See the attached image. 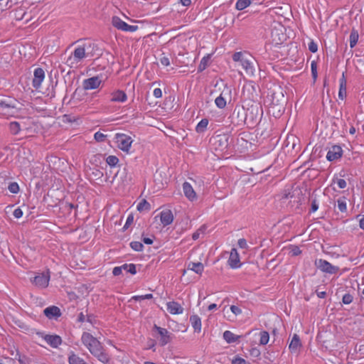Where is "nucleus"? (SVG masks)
<instances>
[{"label":"nucleus","mask_w":364,"mask_h":364,"mask_svg":"<svg viewBox=\"0 0 364 364\" xmlns=\"http://www.w3.org/2000/svg\"><path fill=\"white\" fill-rule=\"evenodd\" d=\"M81 341L90 353L99 361L104 364H109L110 357L106 353L102 343L95 337L90 333L84 332L81 336Z\"/></svg>","instance_id":"obj_1"},{"label":"nucleus","mask_w":364,"mask_h":364,"mask_svg":"<svg viewBox=\"0 0 364 364\" xmlns=\"http://www.w3.org/2000/svg\"><path fill=\"white\" fill-rule=\"evenodd\" d=\"M90 48H91L90 43H84L78 45L68 56L65 64L70 68H77L82 61L88 56L86 50Z\"/></svg>","instance_id":"obj_2"},{"label":"nucleus","mask_w":364,"mask_h":364,"mask_svg":"<svg viewBox=\"0 0 364 364\" xmlns=\"http://www.w3.org/2000/svg\"><path fill=\"white\" fill-rule=\"evenodd\" d=\"M232 60L240 63L249 77L255 76L256 70L252 58L247 53L242 51L236 52L232 55Z\"/></svg>","instance_id":"obj_3"},{"label":"nucleus","mask_w":364,"mask_h":364,"mask_svg":"<svg viewBox=\"0 0 364 364\" xmlns=\"http://www.w3.org/2000/svg\"><path fill=\"white\" fill-rule=\"evenodd\" d=\"M117 147L127 154H130L132 146L134 142L133 138L124 133H116L114 137Z\"/></svg>","instance_id":"obj_4"},{"label":"nucleus","mask_w":364,"mask_h":364,"mask_svg":"<svg viewBox=\"0 0 364 364\" xmlns=\"http://www.w3.org/2000/svg\"><path fill=\"white\" fill-rule=\"evenodd\" d=\"M50 279V272L49 269H47L46 272L37 273L36 275L31 279V282L36 287L45 289L48 286Z\"/></svg>","instance_id":"obj_5"},{"label":"nucleus","mask_w":364,"mask_h":364,"mask_svg":"<svg viewBox=\"0 0 364 364\" xmlns=\"http://www.w3.org/2000/svg\"><path fill=\"white\" fill-rule=\"evenodd\" d=\"M112 26L118 30L125 32H135L138 30L137 26L129 25L119 16H114L112 18Z\"/></svg>","instance_id":"obj_6"},{"label":"nucleus","mask_w":364,"mask_h":364,"mask_svg":"<svg viewBox=\"0 0 364 364\" xmlns=\"http://www.w3.org/2000/svg\"><path fill=\"white\" fill-rule=\"evenodd\" d=\"M316 265L321 271L331 274L337 273L339 270L338 267L333 266L328 261L322 259L316 261Z\"/></svg>","instance_id":"obj_7"},{"label":"nucleus","mask_w":364,"mask_h":364,"mask_svg":"<svg viewBox=\"0 0 364 364\" xmlns=\"http://www.w3.org/2000/svg\"><path fill=\"white\" fill-rule=\"evenodd\" d=\"M228 264L232 269H238L241 267L242 262H240V257L236 248L233 247L230 252L229 258L228 259Z\"/></svg>","instance_id":"obj_8"},{"label":"nucleus","mask_w":364,"mask_h":364,"mask_svg":"<svg viewBox=\"0 0 364 364\" xmlns=\"http://www.w3.org/2000/svg\"><path fill=\"white\" fill-rule=\"evenodd\" d=\"M102 83V80L100 76H95L85 79L82 82L83 88L86 90H95L98 88Z\"/></svg>","instance_id":"obj_9"},{"label":"nucleus","mask_w":364,"mask_h":364,"mask_svg":"<svg viewBox=\"0 0 364 364\" xmlns=\"http://www.w3.org/2000/svg\"><path fill=\"white\" fill-rule=\"evenodd\" d=\"M154 329H156L158 333L160 335L159 343L161 346H164L168 344L171 341V333L168 331L166 328H164L159 327L156 325L154 326Z\"/></svg>","instance_id":"obj_10"},{"label":"nucleus","mask_w":364,"mask_h":364,"mask_svg":"<svg viewBox=\"0 0 364 364\" xmlns=\"http://www.w3.org/2000/svg\"><path fill=\"white\" fill-rule=\"evenodd\" d=\"M45 79V72L41 68H38L35 69L33 79V86L36 90L41 87V83Z\"/></svg>","instance_id":"obj_11"},{"label":"nucleus","mask_w":364,"mask_h":364,"mask_svg":"<svg viewBox=\"0 0 364 364\" xmlns=\"http://www.w3.org/2000/svg\"><path fill=\"white\" fill-rule=\"evenodd\" d=\"M343 155V150L340 146H333L326 154V159L329 161H333L340 159Z\"/></svg>","instance_id":"obj_12"},{"label":"nucleus","mask_w":364,"mask_h":364,"mask_svg":"<svg viewBox=\"0 0 364 364\" xmlns=\"http://www.w3.org/2000/svg\"><path fill=\"white\" fill-rule=\"evenodd\" d=\"M159 217L163 226H167L171 224L173 221V215L171 210L166 209L162 210Z\"/></svg>","instance_id":"obj_13"},{"label":"nucleus","mask_w":364,"mask_h":364,"mask_svg":"<svg viewBox=\"0 0 364 364\" xmlns=\"http://www.w3.org/2000/svg\"><path fill=\"white\" fill-rule=\"evenodd\" d=\"M167 311L172 315H178L183 313V306L178 302L172 301L166 303Z\"/></svg>","instance_id":"obj_14"},{"label":"nucleus","mask_w":364,"mask_h":364,"mask_svg":"<svg viewBox=\"0 0 364 364\" xmlns=\"http://www.w3.org/2000/svg\"><path fill=\"white\" fill-rule=\"evenodd\" d=\"M183 191L184 196L190 200L194 201L197 199V194L194 191L193 186L188 182L183 183Z\"/></svg>","instance_id":"obj_15"},{"label":"nucleus","mask_w":364,"mask_h":364,"mask_svg":"<svg viewBox=\"0 0 364 364\" xmlns=\"http://www.w3.org/2000/svg\"><path fill=\"white\" fill-rule=\"evenodd\" d=\"M44 315L49 319H57L61 316L60 309L55 306H50L43 310Z\"/></svg>","instance_id":"obj_16"},{"label":"nucleus","mask_w":364,"mask_h":364,"mask_svg":"<svg viewBox=\"0 0 364 364\" xmlns=\"http://www.w3.org/2000/svg\"><path fill=\"white\" fill-rule=\"evenodd\" d=\"M43 338L52 348H57L62 344V338L58 335H45Z\"/></svg>","instance_id":"obj_17"},{"label":"nucleus","mask_w":364,"mask_h":364,"mask_svg":"<svg viewBox=\"0 0 364 364\" xmlns=\"http://www.w3.org/2000/svg\"><path fill=\"white\" fill-rule=\"evenodd\" d=\"M110 95V101L112 102H124L127 100V94L120 90L112 92Z\"/></svg>","instance_id":"obj_18"},{"label":"nucleus","mask_w":364,"mask_h":364,"mask_svg":"<svg viewBox=\"0 0 364 364\" xmlns=\"http://www.w3.org/2000/svg\"><path fill=\"white\" fill-rule=\"evenodd\" d=\"M346 85H347V81H346L344 73H343L342 77L339 80V91H338V97L341 100H343L346 97Z\"/></svg>","instance_id":"obj_19"},{"label":"nucleus","mask_w":364,"mask_h":364,"mask_svg":"<svg viewBox=\"0 0 364 364\" xmlns=\"http://www.w3.org/2000/svg\"><path fill=\"white\" fill-rule=\"evenodd\" d=\"M301 347V342L297 334H294L291 341L289 345V349L291 353H296Z\"/></svg>","instance_id":"obj_20"},{"label":"nucleus","mask_w":364,"mask_h":364,"mask_svg":"<svg viewBox=\"0 0 364 364\" xmlns=\"http://www.w3.org/2000/svg\"><path fill=\"white\" fill-rule=\"evenodd\" d=\"M190 322L195 332L200 333L201 331L202 323L199 316L196 314L191 316Z\"/></svg>","instance_id":"obj_21"},{"label":"nucleus","mask_w":364,"mask_h":364,"mask_svg":"<svg viewBox=\"0 0 364 364\" xmlns=\"http://www.w3.org/2000/svg\"><path fill=\"white\" fill-rule=\"evenodd\" d=\"M214 144L215 149H220L223 150L228 146V139L225 136L218 135L215 139Z\"/></svg>","instance_id":"obj_22"},{"label":"nucleus","mask_w":364,"mask_h":364,"mask_svg":"<svg viewBox=\"0 0 364 364\" xmlns=\"http://www.w3.org/2000/svg\"><path fill=\"white\" fill-rule=\"evenodd\" d=\"M188 269L201 275L204 271V266L201 262H190Z\"/></svg>","instance_id":"obj_23"},{"label":"nucleus","mask_w":364,"mask_h":364,"mask_svg":"<svg viewBox=\"0 0 364 364\" xmlns=\"http://www.w3.org/2000/svg\"><path fill=\"white\" fill-rule=\"evenodd\" d=\"M240 336H237L230 331H225L223 333V338L228 343L236 342L240 338Z\"/></svg>","instance_id":"obj_24"},{"label":"nucleus","mask_w":364,"mask_h":364,"mask_svg":"<svg viewBox=\"0 0 364 364\" xmlns=\"http://www.w3.org/2000/svg\"><path fill=\"white\" fill-rule=\"evenodd\" d=\"M359 38V34L357 30L353 29L350 32V36H349V43H350V47L351 48H354Z\"/></svg>","instance_id":"obj_25"},{"label":"nucleus","mask_w":364,"mask_h":364,"mask_svg":"<svg viewBox=\"0 0 364 364\" xmlns=\"http://www.w3.org/2000/svg\"><path fill=\"white\" fill-rule=\"evenodd\" d=\"M208 119L206 118L202 119L196 125V131L197 133H203L207 129L208 125Z\"/></svg>","instance_id":"obj_26"},{"label":"nucleus","mask_w":364,"mask_h":364,"mask_svg":"<svg viewBox=\"0 0 364 364\" xmlns=\"http://www.w3.org/2000/svg\"><path fill=\"white\" fill-rule=\"evenodd\" d=\"M84 359L80 358L79 355L75 354L74 352H71L68 357L69 364H82L84 362Z\"/></svg>","instance_id":"obj_27"},{"label":"nucleus","mask_w":364,"mask_h":364,"mask_svg":"<svg viewBox=\"0 0 364 364\" xmlns=\"http://www.w3.org/2000/svg\"><path fill=\"white\" fill-rule=\"evenodd\" d=\"M251 3V0H237L235 4V9L238 11H242L248 7Z\"/></svg>","instance_id":"obj_28"},{"label":"nucleus","mask_w":364,"mask_h":364,"mask_svg":"<svg viewBox=\"0 0 364 364\" xmlns=\"http://www.w3.org/2000/svg\"><path fill=\"white\" fill-rule=\"evenodd\" d=\"M347 198L346 197H341L337 200L338 208L341 213L347 211Z\"/></svg>","instance_id":"obj_29"},{"label":"nucleus","mask_w":364,"mask_h":364,"mask_svg":"<svg viewBox=\"0 0 364 364\" xmlns=\"http://www.w3.org/2000/svg\"><path fill=\"white\" fill-rule=\"evenodd\" d=\"M137 210L141 212V211H149L151 209V205L149 203L146 201V200L143 199L141 200L136 207Z\"/></svg>","instance_id":"obj_30"},{"label":"nucleus","mask_w":364,"mask_h":364,"mask_svg":"<svg viewBox=\"0 0 364 364\" xmlns=\"http://www.w3.org/2000/svg\"><path fill=\"white\" fill-rule=\"evenodd\" d=\"M269 341V335L267 331H263L259 333V344L266 345Z\"/></svg>","instance_id":"obj_31"},{"label":"nucleus","mask_w":364,"mask_h":364,"mask_svg":"<svg viewBox=\"0 0 364 364\" xmlns=\"http://www.w3.org/2000/svg\"><path fill=\"white\" fill-rule=\"evenodd\" d=\"M210 58V55H207L206 56H204L200 62V64L198 65V70L199 71H203L204 70L207 66H208V61Z\"/></svg>","instance_id":"obj_32"},{"label":"nucleus","mask_w":364,"mask_h":364,"mask_svg":"<svg viewBox=\"0 0 364 364\" xmlns=\"http://www.w3.org/2000/svg\"><path fill=\"white\" fill-rule=\"evenodd\" d=\"M9 130L11 134H17L20 130V124L17 122H12L9 124Z\"/></svg>","instance_id":"obj_33"},{"label":"nucleus","mask_w":364,"mask_h":364,"mask_svg":"<svg viewBox=\"0 0 364 364\" xmlns=\"http://www.w3.org/2000/svg\"><path fill=\"white\" fill-rule=\"evenodd\" d=\"M122 266V269L127 272H129L132 274H135L136 273V265L134 264H124Z\"/></svg>","instance_id":"obj_34"},{"label":"nucleus","mask_w":364,"mask_h":364,"mask_svg":"<svg viewBox=\"0 0 364 364\" xmlns=\"http://www.w3.org/2000/svg\"><path fill=\"white\" fill-rule=\"evenodd\" d=\"M333 183H336L338 187L341 189H343L347 186V183L343 178H333L332 180Z\"/></svg>","instance_id":"obj_35"},{"label":"nucleus","mask_w":364,"mask_h":364,"mask_svg":"<svg viewBox=\"0 0 364 364\" xmlns=\"http://www.w3.org/2000/svg\"><path fill=\"white\" fill-rule=\"evenodd\" d=\"M215 103L216 106L220 109L224 108L226 106V100L224 99L222 95L216 97Z\"/></svg>","instance_id":"obj_36"},{"label":"nucleus","mask_w":364,"mask_h":364,"mask_svg":"<svg viewBox=\"0 0 364 364\" xmlns=\"http://www.w3.org/2000/svg\"><path fill=\"white\" fill-rule=\"evenodd\" d=\"M153 298V294H144V295H135V296H133L132 299L134 300V301H141V300H144V299H151Z\"/></svg>","instance_id":"obj_37"},{"label":"nucleus","mask_w":364,"mask_h":364,"mask_svg":"<svg viewBox=\"0 0 364 364\" xmlns=\"http://www.w3.org/2000/svg\"><path fill=\"white\" fill-rule=\"evenodd\" d=\"M107 163L111 166H115L119 163V159L115 156H109L106 159Z\"/></svg>","instance_id":"obj_38"},{"label":"nucleus","mask_w":364,"mask_h":364,"mask_svg":"<svg viewBox=\"0 0 364 364\" xmlns=\"http://www.w3.org/2000/svg\"><path fill=\"white\" fill-rule=\"evenodd\" d=\"M130 246L131 247L135 250V251H137V252H140V251H142L143 250V245L141 242H137V241H134V242H132L130 243Z\"/></svg>","instance_id":"obj_39"},{"label":"nucleus","mask_w":364,"mask_h":364,"mask_svg":"<svg viewBox=\"0 0 364 364\" xmlns=\"http://www.w3.org/2000/svg\"><path fill=\"white\" fill-rule=\"evenodd\" d=\"M8 189L12 193H17L19 191V186L16 182H12L9 185Z\"/></svg>","instance_id":"obj_40"},{"label":"nucleus","mask_w":364,"mask_h":364,"mask_svg":"<svg viewBox=\"0 0 364 364\" xmlns=\"http://www.w3.org/2000/svg\"><path fill=\"white\" fill-rule=\"evenodd\" d=\"M106 137H107V135L104 134L103 133H102L100 132H97L94 134V139L97 142L105 141Z\"/></svg>","instance_id":"obj_41"},{"label":"nucleus","mask_w":364,"mask_h":364,"mask_svg":"<svg viewBox=\"0 0 364 364\" xmlns=\"http://www.w3.org/2000/svg\"><path fill=\"white\" fill-rule=\"evenodd\" d=\"M232 364H251V363L240 356H235L232 360Z\"/></svg>","instance_id":"obj_42"},{"label":"nucleus","mask_w":364,"mask_h":364,"mask_svg":"<svg viewBox=\"0 0 364 364\" xmlns=\"http://www.w3.org/2000/svg\"><path fill=\"white\" fill-rule=\"evenodd\" d=\"M277 31H278V30H274V31H273L272 32V38H273V41L275 42V43L279 44V43H282V41H283L284 40V38H285V36H284V35L283 33H282V37H279V38H278V40H277V39L275 38L274 36H275V35H279V34L277 33Z\"/></svg>","instance_id":"obj_43"},{"label":"nucleus","mask_w":364,"mask_h":364,"mask_svg":"<svg viewBox=\"0 0 364 364\" xmlns=\"http://www.w3.org/2000/svg\"><path fill=\"white\" fill-rule=\"evenodd\" d=\"M311 70L312 77H313L314 80H316L317 78V66H316V63L314 61L311 64Z\"/></svg>","instance_id":"obj_44"},{"label":"nucleus","mask_w":364,"mask_h":364,"mask_svg":"<svg viewBox=\"0 0 364 364\" xmlns=\"http://www.w3.org/2000/svg\"><path fill=\"white\" fill-rule=\"evenodd\" d=\"M342 301L345 304H349L353 301V296L349 294H346L343 296Z\"/></svg>","instance_id":"obj_45"},{"label":"nucleus","mask_w":364,"mask_h":364,"mask_svg":"<svg viewBox=\"0 0 364 364\" xmlns=\"http://www.w3.org/2000/svg\"><path fill=\"white\" fill-rule=\"evenodd\" d=\"M237 245L239 246V247H240L242 249H247V247H248L247 241L244 238H240V239L238 240Z\"/></svg>","instance_id":"obj_46"},{"label":"nucleus","mask_w":364,"mask_h":364,"mask_svg":"<svg viewBox=\"0 0 364 364\" xmlns=\"http://www.w3.org/2000/svg\"><path fill=\"white\" fill-rule=\"evenodd\" d=\"M230 310L235 316L240 315L242 314V310L237 306L232 305L230 306Z\"/></svg>","instance_id":"obj_47"},{"label":"nucleus","mask_w":364,"mask_h":364,"mask_svg":"<svg viewBox=\"0 0 364 364\" xmlns=\"http://www.w3.org/2000/svg\"><path fill=\"white\" fill-rule=\"evenodd\" d=\"M309 50L311 53H316L318 50V46H317V44L315 42H314V41H311L309 43Z\"/></svg>","instance_id":"obj_48"},{"label":"nucleus","mask_w":364,"mask_h":364,"mask_svg":"<svg viewBox=\"0 0 364 364\" xmlns=\"http://www.w3.org/2000/svg\"><path fill=\"white\" fill-rule=\"evenodd\" d=\"M13 215L17 219L21 218L23 216V211L20 208H17L14 210Z\"/></svg>","instance_id":"obj_49"},{"label":"nucleus","mask_w":364,"mask_h":364,"mask_svg":"<svg viewBox=\"0 0 364 364\" xmlns=\"http://www.w3.org/2000/svg\"><path fill=\"white\" fill-rule=\"evenodd\" d=\"M123 266H119V267H115L113 270H112V274L114 275V276H119L122 273V270H123Z\"/></svg>","instance_id":"obj_50"},{"label":"nucleus","mask_w":364,"mask_h":364,"mask_svg":"<svg viewBox=\"0 0 364 364\" xmlns=\"http://www.w3.org/2000/svg\"><path fill=\"white\" fill-rule=\"evenodd\" d=\"M160 63L163 66L167 67V66L170 65V60L168 57H162L160 59Z\"/></svg>","instance_id":"obj_51"},{"label":"nucleus","mask_w":364,"mask_h":364,"mask_svg":"<svg viewBox=\"0 0 364 364\" xmlns=\"http://www.w3.org/2000/svg\"><path fill=\"white\" fill-rule=\"evenodd\" d=\"M0 364H15V361L12 358H5L0 360Z\"/></svg>","instance_id":"obj_52"},{"label":"nucleus","mask_w":364,"mask_h":364,"mask_svg":"<svg viewBox=\"0 0 364 364\" xmlns=\"http://www.w3.org/2000/svg\"><path fill=\"white\" fill-rule=\"evenodd\" d=\"M153 95L156 98H161L162 97V91L160 88H155Z\"/></svg>","instance_id":"obj_53"},{"label":"nucleus","mask_w":364,"mask_h":364,"mask_svg":"<svg viewBox=\"0 0 364 364\" xmlns=\"http://www.w3.org/2000/svg\"><path fill=\"white\" fill-rule=\"evenodd\" d=\"M250 355L254 357H259L260 355V351L257 348H253L250 350Z\"/></svg>","instance_id":"obj_54"},{"label":"nucleus","mask_w":364,"mask_h":364,"mask_svg":"<svg viewBox=\"0 0 364 364\" xmlns=\"http://www.w3.org/2000/svg\"><path fill=\"white\" fill-rule=\"evenodd\" d=\"M318 204L316 203V200H314L311 203V211L312 213H314L318 210Z\"/></svg>","instance_id":"obj_55"},{"label":"nucleus","mask_w":364,"mask_h":364,"mask_svg":"<svg viewBox=\"0 0 364 364\" xmlns=\"http://www.w3.org/2000/svg\"><path fill=\"white\" fill-rule=\"evenodd\" d=\"M143 242L146 245H151L153 243V240L149 237H144Z\"/></svg>","instance_id":"obj_56"},{"label":"nucleus","mask_w":364,"mask_h":364,"mask_svg":"<svg viewBox=\"0 0 364 364\" xmlns=\"http://www.w3.org/2000/svg\"><path fill=\"white\" fill-rule=\"evenodd\" d=\"M180 2L183 6H188L191 3V0H180Z\"/></svg>","instance_id":"obj_57"},{"label":"nucleus","mask_w":364,"mask_h":364,"mask_svg":"<svg viewBox=\"0 0 364 364\" xmlns=\"http://www.w3.org/2000/svg\"><path fill=\"white\" fill-rule=\"evenodd\" d=\"M359 226L361 229L364 230V215H362L359 221Z\"/></svg>","instance_id":"obj_58"},{"label":"nucleus","mask_w":364,"mask_h":364,"mask_svg":"<svg viewBox=\"0 0 364 364\" xmlns=\"http://www.w3.org/2000/svg\"><path fill=\"white\" fill-rule=\"evenodd\" d=\"M85 321V316L83 313H80L78 316V321L84 322Z\"/></svg>","instance_id":"obj_59"},{"label":"nucleus","mask_w":364,"mask_h":364,"mask_svg":"<svg viewBox=\"0 0 364 364\" xmlns=\"http://www.w3.org/2000/svg\"><path fill=\"white\" fill-rule=\"evenodd\" d=\"M216 309H217V304H211L208 306V311H213Z\"/></svg>","instance_id":"obj_60"},{"label":"nucleus","mask_w":364,"mask_h":364,"mask_svg":"<svg viewBox=\"0 0 364 364\" xmlns=\"http://www.w3.org/2000/svg\"><path fill=\"white\" fill-rule=\"evenodd\" d=\"M326 295V293L325 291H317V296L319 297V298H324Z\"/></svg>","instance_id":"obj_61"},{"label":"nucleus","mask_w":364,"mask_h":364,"mask_svg":"<svg viewBox=\"0 0 364 364\" xmlns=\"http://www.w3.org/2000/svg\"><path fill=\"white\" fill-rule=\"evenodd\" d=\"M199 235H200V233L198 232H196L193 234L192 235V238L194 240H196L197 239H198L199 237Z\"/></svg>","instance_id":"obj_62"},{"label":"nucleus","mask_w":364,"mask_h":364,"mask_svg":"<svg viewBox=\"0 0 364 364\" xmlns=\"http://www.w3.org/2000/svg\"><path fill=\"white\" fill-rule=\"evenodd\" d=\"M5 0H0V11H2L5 9V6L6 5H4L3 4V2Z\"/></svg>","instance_id":"obj_63"},{"label":"nucleus","mask_w":364,"mask_h":364,"mask_svg":"<svg viewBox=\"0 0 364 364\" xmlns=\"http://www.w3.org/2000/svg\"><path fill=\"white\" fill-rule=\"evenodd\" d=\"M349 133L351 134V135H353L355 134V128L354 127H351L349 129Z\"/></svg>","instance_id":"obj_64"}]
</instances>
